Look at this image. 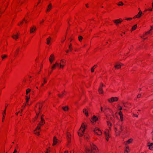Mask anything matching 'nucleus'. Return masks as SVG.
Wrapping results in <instances>:
<instances>
[{"label": "nucleus", "instance_id": "1", "mask_svg": "<svg viewBox=\"0 0 153 153\" xmlns=\"http://www.w3.org/2000/svg\"><path fill=\"white\" fill-rule=\"evenodd\" d=\"M115 135L117 136H119L122 131H123L124 133H127V127L119 126L115 128Z\"/></svg>", "mask_w": 153, "mask_h": 153}, {"label": "nucleus", "instance_id": "2", "mask_svg": "<svg viewBox=\"0 0 153 153\" xmlns=\"http://www.w3.org/2000/svg\"><path fill=\"white\" fill-rule=\"evenodd\" d=\"M42 107V104L41 103H38L36 104L34 109L36 113V116L33 119V121H35L37 119L38 116L40 112L41 109Z\"/></svg>", "mask_w": 153, "mask_h": 153}, {"label": "nucleus", "instance_id": "3", "mask_svg": "<svg viewBox=\"0 0 153 153\" xmlns=\"http://www.w3.org/2000/svg\"><path fill=\"white\" fill-rule=\"evenodd\" d=\"M86 127L87 125L86 123L85 124L84 123H83L82 124L78 132L79 136L82 137L83 135Z\"/></svg>", "mask_w": 153, "mask_h": 153}, {"label": "nucleus", "instance_id": "4", "mask_svg": "<svg viewBox=\"0 0 153 153\" xmlns=\"http://www.w3.org/2000/svg\"><path fill=\"white\" fill-rule=\"evenodd\" d=\"M91 152L95 153L98 152V149L95 145L94 144H92L91 145Z\"/></svg>", "mask_w": 153, "mask_h": 153}, {"label": "nucleus", "instance_id": "5", "mask_svg": "<svg viewBox=\"0 0 153 153\" xmlns=\"http://www.w3.org/2000/svg\"><path fill=\"white\" fill-rule=\"evenodd\" d=\"M30 89L29 88H28L26 90V103L25 105H28V102L30 99L29 95H28V94L30 92Z\"/></svg>", "mask_w": 153, "mask_h": 153}, {"label": "nucleus", "instance_id": "6", "mask_svg": "<svg viewBox=\"0 0 153 153\" xmlns=\"http://www.w3.org/2000/svg\"><path fill=\"white\" fill-rule=\"evenodd\" d=\"M105 138L107 141H108L110 138L109 131L108 129H106L104 131Z\"/></svg>", "mask_w": 153, "mask_h": 153}, {"label": "nucleus", "instance_id": "7", "mask_svg": "<svg viewBox=\"0 0 153 153\" xmlns=\"http://www.w3.org/2000/svg\"><path fill=\"white\" fill-rule=\"evenodd\" d=\"M43 115H42L41 117V121L37 127V128L40 129L41 126L43 125L45 123V121L43 118Z\"/></svg>", "mask_w": 153, "mask_h": 153}, {"label": "nucleus", "instance_id": "8", "mask_svg": "<svg viewBox=\"0 0 153 153\" xmlns=\"http://www.w3.org/2000/svg\"><path fill=\"white\" fill-rule=\"evenodd\" d=\"M118 100V98L117 97H112L108 99L107 101L108 102L111 103L117 101Z\"/></svg>", "mask_w": 153, "mask_h": 153}, {"label": "nucleus", "instance_id": "9", "mask_svg": "<svg viewBox=\"0 0 153 153\" xmlns=\"http://www.w3.org/2000/svg\"><path fill=\"white\" fill-rule=\"evenodd\" d=\"M59 63L57 62H56L51 67V71L49 73V75H50L51 74L53 71L55 69L56 67H59Z\"/></svg>", "mask_w": 153, "mask_h": 153}, {"label": "nucleus", "instance_id": "10", "mask_svg": "<svg viewBox=\"0 0 153 153\" xmlns=\"http://www.w3.org/2000/svg\"><path fill=\"white\" fill-rule=\"evenodd\" d=\"M94 133L97 135H100L102 134V132L98 128H95L94 130Z\"/></svg>", "mask_w": 153, "mask_h": 153}, {"label": "nucleus", "instance_id": "11", "mask_svg": "<svg viewBox=\"0 0 153 153\" xmlns=\"http://www.w3.org/2000/svg\"><path fill=\"white\" fill-rule=\"evenodd\" d=\"M65 60L64 59H62L60 61L59 66V68L63 69L65 64Z\"/></svg>", "mask_w": 153, "mask_h": 153}, {"label": "nucleus", "instance_id": "12", "mask_svg": "<svg viewBox=\"0 0 153 153\" xmlns=\"http://www.w3.org/2000/svg\"><path fill=\"white\" fill-rule=\"evenodd\" d=\"M108 111L110 112L112 111L111 110L108 108L105 107L104 109L102 107H101V112L104 113L105 111L107 112Z\"/></svg>", "mask_w": 153, "mask_h": 153}, {"label": "nucleus", "instance_id": "13", "mask_svg": "<svg viewBox=\"0 0 153 153\" xmlns=\"http://www.w3.org/2000/svg\"><path fill=\"white\" fill-rule=\"evenodd\" d=\"M59 142V140H58L56 137H54L53 139V146L56 145L57 143H58Z\"/></svg>", "mask_w": 153, "mask_h": 153}, {"label": "nucleus", "instance_id": "14", "mask_svg": "<svg viewBox=\"0 0 153 153\" xmlns=\"http://www.w3.org/2000/svg\"><path fill=\"white\" fill-rule=\"evenodd\" d=\"M55 60V57L53 54H52L50 56L49 58V60L50 63L51 64Z\"/></svg>", "mask_w": 153, "mask_h": 153}, {"label": "nucleus", "instance_id": "15", "mask_svg": "<svg viewBox=\"0 0 153 153\" xmlns=\"http://www.w3.org/2000/svg\"><path fill=\"white\" fill-rule=\"evenodd\" d=\"M142 13V12L141 10H140V9L139 8V12L137 15L133 17V19H135L136 18H140L141 16V14Z\"/></svg>", "mask_w": 153, "mask_h": 153}, {"label": "nucleus", "instance_id": "16", "mask_svg": "<svg viewBox=\"0 0 153 153\" xmlns=\"http://www.w3.org/2000/svg\"><path fill=\"white\" fill-rule=\"evenodd\" d=\"M103 87V84L101 83L99 89L98 91L100 94H102L103 93L102 89V87Z\"/></svg>", "mask_w": 153, "mask_h": 153}, {"label": "nucleus", "instance_id": "17", "mask_svg": "<svg viewBox=\"0 0 153 153\" xmlns=\"http://www.w3.org/2000/svg\"><path fill=\"white\" fill-rule=\"evenodd\" d=\"M51 38L49 37L46 39V44L48 45H50L51 44Z\"/></svg>", "mask_w": 153, "mask_h": 153}, {"label": "nucleus", "instance_id": "18", "mask_svg": "<svg viewBox=\"0 0 153 153\" xmlns=\"http://www.w3.org/2000/svg\"><path fill=\"white\" fill-rule=\"evenodd\" d=\"M122 21L123 20L121 19H115L113 21V22L116 24H120L121 22H122Z\"/></svg>", "mask_w": 153, "mask_h": 153}, {"label": "nucleus", "instance_id": "19", "mask_svg": "<svg viewBox=\"0 0 153 153\" xmlns=\"http://www.w3.org/2000/svg\"><path fill=\"white\" fill-rule=\"evenodd\" d=\"M7 107V105H5V110L3 113V118L2 119V121L3 122L4 120V119L6 115V109Z\"/></svg>", "mask_w": 153, "mask_h": 153}, {"label": "nucleus", "instance_id": "20", "mask_svg": "<svg viewBox=\"0 0 153 153\" xmlns=\"http://www.w3.org/2000/svg\"><path fill=\"white\" fill-rule=\"evenodd\" d=\"M133 141V139L132 138H130L128 139L126 142H125L124 143L126 145H127L128 144L131 143Z\"/></svg>", "mask_w": 153, "mask_h": 153}, {"label": "nucleus", "instance_id": "21", "mask_svg": "<svg viewBox=\"0 0 153 153\" xmlns=\"http://www.w3.org/2000/svg\"><path fill=\"white\" fill-rule=\"evenodd\" d=\"M147 146L149 147V149L151 150H153V143H148Z\"/></svg>", "mask_w": 153, "mask_h": 153}, {"label": "nucleus", "instance_id": "22", "mask_svg": "<svg viewBox=\"0 0 153 153\" xmlns=\"http://www.w3.org/2000/svg\"><path fill=\"white\" fill-rule=\"evenodd\" d=\"M67 135L68 140L69 142H70L71 141V134L69 132H68L67 133Z\"/></svg>", "mask_w": 153, "mask_h": 153}, {"label": "nucleus", "instance_id": "23", "mask_svg": "<svg viewBox=\"0 0 153 153\" xmlns=\"http://www.w3.org/2000/svg\"><path fill=\"white\" fill-rule=\"evenodd\" d=\"M36 28L35 26H33L31 27L30 29V33H34L36 30Z\"/></svg>", "mask_w": 153, "mask_h": 153}, {"label": "nucleus", "instance_id": "24", "mask_svg": "<svg viewBox=\"0 0 153 153\" xmlns=\"http://www.w3.org/2000/svg\"><path fill=\"white\" fill-rule=\"evenodd\" d=\"M124 152H126L129 153L130 152V149L129 146H126L124 148Z\"/></svg>", "mask_w": 153, "mask_h": 153}, {"label": "nucleus", "instance_id": "25", "mask_svg": "<svg viewBox=\"0 0 153 153\" xmlns=\"http://www.w3.org/2000/svg\"><path fill=\"white\" fill-rule=\"evenodd\" d=\"M28 22V20H25V19H24L22 21H21L20 22V23L18 24V25L21 26L22 25L23 23H27Z\"/></svg>", "mask_w": 153, "mask_h": 153}, {"label": "nucleus", "instance_id": "26", "mask_svg": "<svg viewBox=\"0 0 153 153\" xmlns=\"http://www.w3.org/2000/svg\"><path fill=\"white\" fill-rule=\"evenodd\" d=\"M40 129H38L36 128L35 130L34 131V133L37 135H39V130Z\"/></svg>", "mask_w": 153, "mask_h": 153}, {"label": "nucleus", "instance_id": "27", "mask_svg": "<svg viewBox=\"0 0 153 153\" xmlns=\"http://www.w3.org/2000/svg\"><path fill=\"white\" fill-rule=\"evenodd\" d=\"M85 152L86 153H91V149L86 147H85Z\"/></svg>", "mask_w": 153, "mask_h": 153}, {"label": "nucleus", "instance_id": "28", "mask_svg": "<svg viewBox=\"0 0 153 153\" xmlns=\"http://www.w3.org/2000/svg\"><path fill=\"white\" fill-rule=\"evenodd\" d=\"M52 7V5L51 3L48 6V8L47 10V12H48L50 11Z\"/></svg>", "mask_w": 153, "mask_h": 153}, {"label": "nucleus", "instance_id": "29", "mask_svg": "<svg viewBox=\"0 0 153 153\" xmlns=\"http://www.w3.org/2000/svg\"><path fill=\"white\" fill-rule=\"evenodd\" d=\"M107 125L108 126V128L110 130H111V128L112 126V124L109 121H107Z\"/></svg>", "mask_w": 153, "mask_h": 153}, {"label": "nucleus", "instance_id": "30", "mask_svg": "<svg viewBox=\"0 0 153 153\" xmlns=\"http://www.w3.org/2000/svg\"><path fill=\"white\" fill-rule=\"evenodd\" d=\"M19 35V34L17 33V34H15V35H13L12 36V37L13 39H15V40H16L18 38Z\"/></svg>", "mask_w": 153, "mask_h": 153}, {"label": "nucleus", "instance_id": "31", "mask_svg": "<svg viewBox=\"0 0 153 153\" xmlns=\"http://www.w3.org/2000/svg\"><path fill=\"white\" fill-rule=\"evenodd\" d=\"M83 112L85 114L86 117H88V111L85 108L83 109Z\"/></svg>", "mask_w": 153, "mask_h": 153}, {"label": "nucleus", "instance_id": "32", "mask_svg": "<svg viewBox=\"0 0 153 153\" xmlns=\"http://www.w3.org/2000/svg\"><path fill=\"white\" fill-rule=\"evenodd\" d=\"M121 65H122V64H121ZM121 66V65L120 63L114 66V67L116 69H118L120 68Z\"/></svg>", "mask_w": 153, "mask_h": 153}, {"label": "nucleus", "instance_id": "33", "mask_svg": "<svg viewBox=\"0 0 153 153\" xmlns=\"http://www.w3.org/2000/svg\"><path fill=\"white\" fill-rule=\"evenodd\" d=\"M19 48H18L14 52L15 56H16L18 53L19 50Z\"/></svg>", "mask_w": 153, "mask_h": 153}, {"label": "nucleus", "instance_id": "34", "mask_svg": "<svg viewBox=\"0 0 153 153\" xmlns=\"http://www.w3.org/2000/svg\"><path fill=\"white\" fill-rule=\"evenodd\" d=\"M7 42H5L4 43V45L3 46V51H6L7 50L6 47H7Z\"/></svg>", "mask_w": 153, "mask_h": 153}, {"label": "nucleus", "instance_id": "35", "mask_svg": "<svg viewBox=\"0 0 153 153\" xmlns=\"http://www.w3.org/2000/svg\"><path fill=\"white\" fill-rule=\"evenodd\" d=\"M97 118L96 116H94L92 118V121H93V122H96L97 120Z\"/></svg>", "mask_w": 153, "mask_h": 153}, {"label": "nucleus", "instance_id": "36", "mask_svg": "<svg viewBox=\"0 0 153 153\" xmlns=\"http://www.w3.org/2000/svg\"><path fill=\"white\" fill-rule=\"evenodd\" d=\"M65 92H63L62 94H58V96L59 98H62L65 95Z\"/></svg>", "mask_w": 153, "mask_h": 153}, {"label": "nucleus", "instance_id": "37", "mask_svg": "<svg viewBox=\"0 0 153 153\" xmlns=\"http://www.w3.org/2000/svg\"><path fill=\"white\" fill-rule=\"evenodd\" d=\"M26 0H19V4H22L25 2H26Z\"/></svg>", "mask_w": 153, "mask_h": 153}, {"label": "nucleus", "instance_id": "38", "mask_svg": "<svg viewBox=\"0 0 153 153\" xmlns=\"http://www.w3.org/2000/svg\"><path fill=\"white\" fill-rule=\"evenodd\" d=\"M7 55H2L1 56V58L2 60H4L7 57Z\"/></svg>", "mask_w": 153, "mask_h": 153}, {"label": "nucleus", "instance_id": "39", "mask_svg": "<svg viewBox=\"0 0 153 153\" xmlns=\"http://www.w3.org/2000/svg\"><path fill=\"white\" fill-rule=\"evenodd\" d=\"M47 81L45 78H44V82L41 85V87L43 86L47 82Z\"/></svg>", "mask_w": 153, "mask_h": 153}, {"label": "nucleus", "instance_id": "40", "mask_svg": "<svg viewBox=\"0 0 153 153\" xmlns=\"http://www.w3.org/2000/svg\"><path fill=\"white\" fill-rule=\"evenodd\" d=\"M137 27V25H134L131 28V31H133L135 30Z\"/></svg>", "mask_w": 153, "mask_h": 153}, {"label": "nucleus", "instance_id": "41", "mask_svg": "<svg viewBox=\"0 0 153 153\" xmlns=\"http://www.w3.org/2000/svg\"><path fill=\"white\" fill-rule=\"evenodd\" d=\"M65 111H67L68 110V106H66L62 108Z\"/></svg>", "mask_w": 153, "mask_h": 153}, {"label": "nucleus", "instance_id": "42", "mask_svg": "<svg viewBox=\"0 0 153 153\" xmlns=\"http://www.w3.org/2000/svg\"><path fill=\"white\" fill-rule=\"evenodd\" d=\"M83 39V37L81 36H78V40L79 41H81Z\"/></svg>", "mask_w": 153, "mask_h": 153}, {"label": "nucleus", "instance_id": "43", "mask_svg": "<svg viewBox=\"0 0 153 153\" xmlns=\"http://www.w3.org/2000/svg\"><path fill=\"white\" fill-rule=\"evenodd\" d=\"M153 8H149L148 9H145V11L146 12L147 11L149 10V11H152V9Z\"/></svg>", "mask_w": 153, "mask_h": 153}, {"label": "nucleus", "instance_id": "44", "mask_svg": "<svg viewBox=\"0 0 153 153\" xmlns=\"http://www.w3.org/2000/svg\"><path fill=\"white\" fill-rule=\"evenodd\" d=\"M117 5L119 6H123V4L122 2L120 1L118 2Z\"/></svg>", "mask_w": 153, "mask_h": 153}, {"label": "nucleus", "instance_id": "45", "mask_svg": "<svg viewBox=\"0 0 153 153\" xmlns=\"http://www.w3.org/2000/svg\"><path fill=\"white\" fill-rule=\"evenodd\" d=\"M72 50V47H71V44H70V45H69V50L70 51H71Z\"/></svg>", "mask_w": 153, "mask_h": 153}, {"label": "nucleus", "instance_id": "46", "mask_svg": "<svg viewBox=\"0 0 153 153\" xmlns=\"http://www.w3.org/2000/svg\"><path fill=\"white\" fill-rule=\"evenodd\" d=\"M120 117L121 121H123V115L120 116Z\"/></svg>", "mask_w": 153, "mask_h": 153}, {"label": "nucleus", "instance_id": "47", "mask_svg": "<svg viewBox=\"0 0 153 153\" xmlns=\"http://www.w3.org/2000/svg\"><path fill=\"white\" fill-rule=\"evenodd\" d=\"M125 19L127 21H130L132 19V18H127Z\"/></svg>", "mask_w": 153, "mask_h": 153}, {"label": "nucleus", "instance_id": "48", "mask_svg": "<svg viewBox=\"0 0 153 153\" xmlns=\"http://www.w3.org/2000/svg\"><path fill=\"white\" fill-rule=\"evenodd\" d=\"M119 115L120 116L123 115L122 112L121 111H119Z\"/></svg>", "mask_w": 153, "mask_h": 153}, {"label": "nucleus", "instance_id": "49", "mask_svg": "<svg viewBox=\"0 0 153 153\" xmlns=\"http://www.w3.org/2000/svg\"><path fill=\"white\" fill-rule=\"evenodd\" d=\"M128 106H127V107L128 108H131V104L130 103H128Z\"/></svg>", "mask_w": 153, "mask_h": 153}, {"label": "nucleus", "instance_id": "50", "mask_svg": "<svg viewBox=\"0 0 153 153\" xmlns=\"http://www.w3.org/2000/svg\"><path fill=\"white\" fill-rule=\"evenodd\" d=\"M3 12V11H2V9H0V16H1V14H2V13Z\"/></svg>", "mask_w": 153, "mask_h": 153}, {"label": "nucleus", "instance_id": "51", "mask_svg": "<svg viewBox=\"0 0 153 153\" xmlns=\"http://www.w3.org/2000/svg\"><path fill=\"white\" fill-rule=\"evenodd\" d=\"M41 0H39V1L38 2V3L36 5V6H37L38 5V4L40 3H41Z\"/></svg>", "mask_w": 153, "mask_h": 153}, {"label": "nucleus", "instance_id": "52", "mask_svg": "<svg viewBox=\"0 0 153 153\" xmlns=\"http://www.w3.org/2000/svg\"><path fill=\"white\" fill-rule=\"evenodd\" d=\"M44 20H42V21L40 22V24L41 25H42L44 22Z\"/></svg>", "mask_w": 153, "mask_h": 153}, {"label": "nucleus", "instance_id": "53", "mask_svg": "<svg viewBox=\"0 0 153 153\" xmlns=\"http://www.w3.org/2000/svg\"><path fill=\"white\" fill-rule=\"evenodd\" d=\"M137 98H140L141 97V95L140 94H139L137 95Z\"/></svg>", "mask_w": 153, "mask_h": 153}, {"label": "nucleus", "instance_id": "54", "mask_svg": "<svg viewBox=\"0 0 153 153\" xmlns=\"http://www.w3.org/2000/svg\"><path fill=\"white\" fill-rule=\"evenodd\" d=\"M94 71V68L92 67L91 69V72H93Z\"/></svg>", "mask_w": 153, "mask_h": 153}, {"label": "nucleus", "instance_id": "55", "mask_svg": "<svg viewBox=\"0 0 153 153\" xmlns=\"http://www.w3.org/2000/svg\"><path fill=\"white\" fill-rule=\"evenodd\" d=\"M151 31V30H150L149 31H148V32H147L146 33V35H147V34H149V33H150V31Z\"/></svg>", "mask_w": 153, "mask_h": 153}, {"label": "nucleus", "instance_id": "56", "mask_svg": "<svg viewBox=\"0 0 153 153\" xmlns=\"http://www.w3.org/2000/svg\"><path fill=\"white\" fill-rule=\"evenodd\" d=\"M97 67V65H94V66L93 67V68H94V69H95Z\"/></svg>", "mask_w": 153, "mask_h": 153}, {"label": "nucleus", "instance_id": "57", "mask_svg": "<svg viewBox=\"0 0 153 153\" xmlns=\"http://www.w3.org/2000/svg\"><path fill=\"white\" fill-rule=\"evenodd\" d=\"M125 34V32H123L122 33L120 34V35L121 36H123V35Z\"/></svg>", "mask_w": 153, "mask_h": 153}, {"label": "nucleus", "instance_id": "58", "mask_svg": "<svg viewBox=\"0 0 153 153\" xmlns=\"http://www.w3.org/2000/svg\"><path fill=\"white\" fill-rule=\"evenodd\" d=\"M122 109V107L121 106H120L119 108V110L121 111Z\"/></svg>", "mask_w": 153, "mask_h": 153}, {"label": "nucleus", "instance_id": "59", "mask_svg": "<svg viewBox=\"0 0 153 153\" xmlns=\"http://www.w3.org/2000/svg\"><path fill=\"white\" fill-rule=\"evenodd\" d=\"M65 39V38H64V39H62L61 40V42L62 43L63 42H64Z\"/></svg>", "mask_w": 153, "mask_h": 153}, {"label": "nucleus", "instance_id": "60", "mask_svg": "<svg viewBox=\"0 0 153 153\" xmlns=\"http://www.w3.org/2000/svg\"><path fill=\"white\" fill-rule=\"evenodd\" d=\"M152 29H153V25L151 26V29L150 30H152Z\"/></svg>", "mask_w": 153, "mask_h": 153}, {"label": "nucleus", "instance_id": "61", "mask_svg": "<svg viewBox=\"0 0 153 153\" xmlns=\"http://www.w3.org/2000/svg\"><path fill=\"white\" fill-rule=\"evenodd\" d=\"M17 152V151L15 149L14 152H13V153H16Z\"/></svg>", "mask_w": 153, "mask_h": 153}, {"label": "nucleus", "instance_id": "62", "mask_svg": "<svg viewBox=\"0 0 153 153\" xmlns=\"http://www.w3.org/2000/svg\"><path fill=\"white\" fill-rule=\"evenodd\" d=\"M134 115L135 117H138V115H137V114H134Z\"/></svg>", "mask_w": 153, "mask_h": 153}, {"label": "nucleus", "instance_id": "63", "mask_svg": "<svg viewBox=\"0 0 153 153\" xmlns=\"http://www.w3.org/2000/svg\"><path fill=\"white\" fill-rule=\"evenodd\" d=\"M87 46V44H85L84 45V46H83V47L84 48V47H85L86 46Z\"/></svg>", "mask_w": 153, "mask_h": 153}, {"label": "nucleus", "instance_id": "64", "mask_svg": "<svg viewBox=\"0 0 153 153\" xmlns=\"http://www.w3.org/2000/svg\"><path fill=\"white\" fill-rule=\"evenodd\" d=\"M64 153H68V152L67 151H65Z\"/></svg>", "mask_w": 153, "mask_h": 153}]
</instances>
